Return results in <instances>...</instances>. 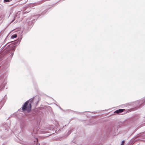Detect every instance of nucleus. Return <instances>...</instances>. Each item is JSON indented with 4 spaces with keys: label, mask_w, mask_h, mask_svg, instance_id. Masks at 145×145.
I'll return each instance as SVG.
<instances>
[{
    "label": "nucleus",
    "mask_w": 145,
    "mask_h": 145,
    "mask_svg": "<svg viewBox=\"0 0 145 145\" xmlns=\"http://www.w3.org/2000/svg\"><path fill=\"white\" fill-rule=\"evenodd\" d=\"M33 102V99H30L26 102L22 106V109L23 112L27 111L29 113L31 109V104Z\"/></svg>",
    "instance_id": "obj_1"
},
{
    "label": "nucleus",
    "mask_w": 145,
    "mask_h": 145,
    "mask_svg": "<svg viewBox=\"0 0 145 145\" xmlns=\"http://www.w3.org/2000/svg\"><path fill=\"white\" fill-rule=\"evenodd\" d=\"M124 110V109H120L117 110L115 111L114 112V113H117L119 114L120 113H121L123 112V111Z\"/></svg>",
    "instance_id": "obj_2"
},
{
    "label": "nucleus",
    "mask_w": 145,
    "mask_h": 145,
    "mask_svg": "<svg viewBox=\"0 0 145 145\" xmlns=\"http://www.w3.org/2000/svg\"><path fill=\"white\" fill-rule=\"evenodd\" d=\"M17 34H14L12 36H11V38H12V39H14V38H16L17 37Z\"/></svg>",
    "instance_id": "obj_3"
},
{
    "label": "nucleus",
    "mask_w": 145,
    "mask_h": 145,
    "mask_svg": "<svg viewBox=\"0 0 145 145\" xmlns=\"http://www.w3.org/2000/svg\"><path fill=\"white\" fill-rule=\"evenodd\" d=\"M125 143V141H123L122 142H121V145H123Z\"/></svg>",
    "instance_id": "obj_4"
},
{
    "label": "nucleus",
    "mask_w": 145,
    "mask_h": 145,
    "mask_svg": "<svg viewBox=\"0 0 145 145\" xmlns=\"http://www.w3.org/2000/svg\"><path fill=\"white\" fill-rule=\"evenodd\" d=\"M4 1L5 2H9L10 1V0H4Z\"/></svg>",
    "instance_id": "obj_5"
}]
</instances>
